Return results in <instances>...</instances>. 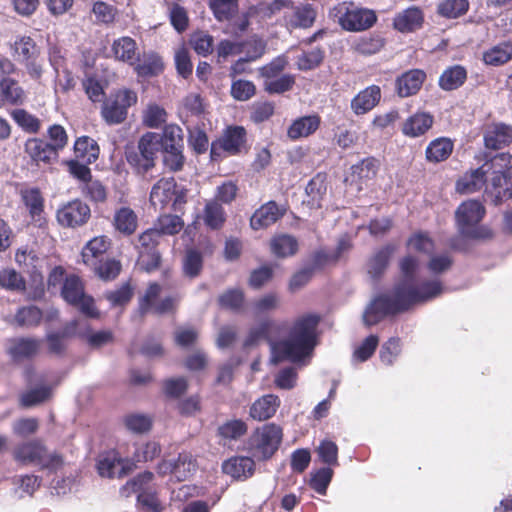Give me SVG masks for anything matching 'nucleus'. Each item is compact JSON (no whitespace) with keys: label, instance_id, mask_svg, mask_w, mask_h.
<instances>
[{"label":"nucleus","instance_id":"1","mask_svg":"<svg viewBox=\"0 0 512 512\" xmlns=\"http://www.w3.org/2000/svg\"><path fill=\"white\" fill-rule=\"evenodd\" d=\"M320 321L321 317L318 314H304L294 320L286 339L275 342L282 327L275 320L266 318L249 330L243 347L250 348L258 345L261 341H266L271 346L275 363L284 360L302 361L313 352L318 344L317 328Z\"/></svg>","mask_w":512,"mask_h":512},{"label":"nucleus","instance_id":"2","mask_svg":"<svg viewBox=\"0 0 512 512\" xmlns=\"http://www.w3.org/2000/svg\"><path fill=\"white\" fill-rule=\"evenodd\" d=\"M440 279H425L419 283H397L390 293L381 294L373 299L363 314L367 327L374 326L385 317L408 311L416 304L426 303L443 293Z\"/></svg>","mask_w":512,"mask_h":512},{"label":"nucleus","instance_id":"3","mask_svg":"<svg viewBox=\"0 0 512 512\" xmlns=\"http://www.w3.org/2000/svg\"><path fill=\"white\" fill-rule=\"evenodd\" d=\"M483 204L477 200H468L459 205L455 217L461 235L474 240H488L493 237L492 230L478 225L485 216Z\"/></svg>","mask_w":512,"mask_h":512},{"label":"nucleus","instance_id":"4","mask_svg":"<svg viewBox=\"0 0 512 512\" xmlns=\"http://www.w3.org/2000/svg\"><path fill=\"white\" fill-rule=\"evenodd\" d=\"M283 440V429L276 423H266L256 427L247 439L248 452L261 461L271 459Z\"/></svg>","mask_w":512,"mask_h":512},{"label":"nucleus","instance_id":"5","mask_svg":"<svg viewBox=\"0 0 512 512\" xmlns=\"http://www.w3.org/2000/svg\"><path fill=\"white\" fill-rule=\"evenodd\" d=\"M14 61L24 66L30 78L38 80L43 74L41 47L27 35H19L9 44Z\"/></svg>","mask_w":512,"mask_h":512},{"label":"nucleus","instance_id":"6","mask_svg":"<svg viewBox=\"0 0 512 512\" xmlns=\"http://www.w3.org/2000/svg\"><path fill=\"white\" fill-rule=\"evenodd\" d=\"M249 150L247 130L240 125H229L221 135L212 141L210 157L213 161L225 157L237 156Z\"/></svg>","mask_w":512,"mask_h":512},{"label":"nucleus","instance_id":"7","mask_svg":"<svg viewBox=\"0 0 512 512\" xmlns=\"http://www.w3.org/2000/svg\"><path fill=\"white\" fill-rule=\"evenodd\" d=\"M14 458L23 464H35L42 470L56 472L64 465L59 453H47V448L39 440H31L18 445L14 450Z\"/></svg>","mask_w":512,"mask_h":512},{"label":"nucleus","instance_id":"8","mask_svg":"<svg viewBox=\"0 0 512 512\" xmlns=\"http://www.w3.org/2000/svg\"><path fill=\"white\" fill-rule=\"evenodd\" d=\"M149 200L155 209L170 207L173 212H182L187 202V190L178 188L173 177L161 178L153 185Z\"/></svg>","mask_w":512,"mask_h":512},{"label":"nucleus","instance_id":"9","mask_svg":"<svg viewBox=\"0 0 512 512\" xmlns=\"http://www.w3.org/2000/svg\"><path fill=\"white\" fill-rule=\"evenodd\" d=\"M60 295L66 303L78 309L82 314L80 318L85 319V323L96 318L94 298L85 293L84 282L78 275L68 274L65 277Z\"/></svg>","mask_w":512,"mask_h":512},{"label":"nucleus","instance_id":"10","mask_svg":"<svg viewBox=\"0 0 512 512\" xmlns=\"http://www.w3.org/2000/svg\"><path fill=\"white\" fill-rule=\"evenodd\" d=\"M75 335L87 341L91 347H96V332L85 323V319L77 318L65 324L61 331L46 336L49 353L62 356L66 350V338Z\"/></svg>","mask_w":512,"mask_h":512},{"label":"nucleus","instance_id":"11","mask_svg":"<svg viewBox=\"0 0 512 512\" xmlns=\"http://www.w3.org/2000/svg\"><path fill=\"white\" fill-rule=\"evenodd\" d=\"M339 25L346 31L358 32L371 28L377 21L373 10L359 7L353 2H341L333 8Z\"/></svg>","mask_w":512,"mask_h":512},{"label":"nucleus","instance_id":"12","mask_svg":"<svg viewBox=\"0 0 512 512\" xmlns=\"http://www.w3.org/2000/svg\"><path fill=\"white\" fill-rule=\"evenodd\" d=\"M159 134L147 132L138 142V150L126 154L127 162L139 174H144L155 166L156 155L160 150Z\"/></svg>","mask_w":512,"mask_h":512},{"label":"nucleus","instance_id":"13","mask_svg":"<svg viewBox=\"0 0 512 512\" xmlns=\"http://www.w3.org/2000/svg\"><path fill=\"white\" fill-rule=\"evenodd\" d=\"M137 94L130 89H119L111 94L102 106L101 114L109 124L123 122L128 113V108L137 102Z\"/></svg>","mask_w":512,"mask_h":512},{"label":"nucleus","instance_id":"14","mask_svg":"<svg viewBox=\"0 0 512 512\" xmlns=\"http://www.w3.org/2000/svg\"><path fill=\"white\" fill-rule=\"evenodd\" d=\"M483 144L488 150H501L512 144V125L493 121L483 127Z\"/></svg>","mask_w":512,"mask_h":512},{"label":"nucleus","instance_id":"15","mask_svg":"<svg viewBox=\"0 0 512 512\" xmlns=\"http://www.w3.org/2000/svg\"><path fill=\"white\" fill-rule=\"evenodd\" d=\"M90 215L91 211L87 204L73 200L58 209L56 216L61 226L74 228L85 224Z\"/></svg>","mask_w":512,"mask_h":512},{"label":"nucleus","instance_id":"16","mask_svg":"<svg viewBox=\"0 0 512 512\" xmlns=\"http://www.w3.org/2000/svg\"><path fill=\"white\" fill-rule=\"evenodd\" d=\"M286 212L285 206L278 205L273 200L268 201L254 211L250 218V227L253 230L266 229L283 218Z\"/></svg>","mask_w":512,"mask_h":512},{"label":"nucleus","instance_id":"17","mask_svg":"<svg viewBox=\"0 0 512 512\" xmlns=\"http://www.w3.org/2000/svg\"><path fill=\"white\" fill-rule=\"evenodd\" d=\"M316 17L317 11L312 4L294 5L292 2L290 10L284 12L283 20L289 29H307L313 26Z\"/></svg>","mask_w":512,"mask_h":512},{"label":"nucleus","instance_id":"18","mask_svg":"<svg viewBox=\"0 0 512 512\" xmlns=\"http://www.w3.org/2000/svg\"><path fill=\"white\" fill-rule=\"evenodd\" d=\"M24 152L32 164L36 166H48L58 158V155L50 145L41 138H28L24 143Z\"/></svg>","mask_w":512,"mask_h":512},{"label":"nucleus","instance_id":"19","mask_svg":"<svg viewBox=\"0 0 512 512\" xmlns=\"http://www.w3.org/2000/svg\"><path fill=\"white\" fill-rule=\"evenodd\" d=\"M133 465L123 459L117 452H110L98 460V475L107 478H121L129 474Z\"/></svg>","mask_w":512,"mask_h":512},{"label":"nucleus","instance_id":"20","mask_svg":"<svg viewBox=\"0 0 512 512\" xmlns=\"http://www.w3.org/2000/svg\"><path fill=\"white\" fill-rule=\"evenodd\" d=\"M489 183L486 185L484 196L486 201H490L497 206L502 203L505 197L510 196L512 192V175L488 173Z\"/></svg>","mask_w":512,"mask_h":512},{"label":"nucleus","instance_id":"21","mask_svg":"<svg viewBox=\"0 0 512 512\" xmlns=\"http://www.w3.org/2000/svg\"><path fill=\"white\" fill-rule=\"evenodd\" d=\"M434 125V116L430 112L416 111L401 124V132L408 138H419L428 133Z\"/></svg>","mask_w":512,"mask_h":512},{"label":"nucleus","instance_id":"22","mask_svg":"<svg viewBox=\"0 0 512 512\" xmlns=\"http://www.w3.org/2000/svg\"><path fill=\"white\" fill-rule=\"evenodd\" d=\"M426 73L421 69H410L400 76L395 81V91L401 98L416 95L424 81L426 80Z\"/></svg>","mask_w":512,"mask_h":512},{"label":"nucleus","instance_id":"23","mask_svg":"<svg viewBox=\"0 0 512 512\" xmlns=\"http://www.w3.org/2000/svg\"><path fill=\"white\" fill-rule=\"evenodd\" d=\"M131 66L140 78L155 77L164 70L162 57L154 51L144 52L141 57L138 55L135 64Z\"/></svg>","mask_w":512,"mask_h":512},{"label":"nucleus","instance_id":"24","mask_svg":"<svg viewBox=\"0 0 512 512\" xmlns=\"http://www.w3.org/2000/svg\"><path fill=\"white\" fill-rule=\"evenodd\" d=\"M96 52L85 50L82 52L81 70L83 72L82 86L88 98L96 102Z\"/></svg>","mask_w":512,"mask_h":512},{"label":"nucleus","instance_id":"25","mask_svg":"<svg viewBox=\"0 0 512 512\" xmlns=\"http://www.w3.org/2000/svg\"><path fill=\"white\" fill-rule=\"evenodd\" d=\"M320 125L321 117L318 114L298 117L288 127L287 137L291 141L308 138L320 128Z\"/></svg>","mask_w":512,"mask_h":512},{"label":"nucleus","instance_id":"26","mask_svg":"<svg viewBox=\"0 0 512 512\" xmlns=\"http://www.w3.org/2000/svg\"><path fill=\"white\" fill-rule=\"evenodd\" d=\"M138 222L136 212L128 206H122L115 210L111 224L115 232L130 237L137 231Z\"/></svg>","mask_w":512,"mask_h":512},{"label":"nucleus","instance_id":"27","mask_svg":"<svg viewBox=\"0 0 512 512\" xmlns=\"http://www.w3.org/2000/svg\"><path fill=\"white\" fill-rule=\"evenodd\" d=\"M222 471L235 480H246L255 472L253 458L247 456H234L224 461Z\"/></svg>","mask_w":512,"mask_h":512},{"label":"nucleus","instance_id":"28","mask_svg":"<svg viewBox=\"0 0 512 512\" xmlns=\"http://www.w3.org/2000/svg\"><path fill=\"white\" fill-rule=\"evenodd\" d=\"M280 404L281 400L277 395H263L252 403L249 416L255 421H266L276 414Z\"/></svg>","mask_w":512,"mask_h":512},{"label":"nucleus","instance_id":"29","mask_svg":"<svg viewBox=\"0 0 512 512\" xmlns=\"http://www.w3.org/2000/svg\"><path fill=\"white\" fill-rule=\"evenodd\" d=\"M380 99V87L377 85L368 86L351 100V109L356 115L366 114L380 102Z\"/></svg>","mask_w":512,"mask_h":512},{"label":"nucleus","instance_id":"30","mask_svg":"<svg viewBox=\"0 0 512 512\" xmlns=\"http://www.w3.org/2000/svg\"><path fill=\"white\" fill-rule=\"evenodd\" d=\"M20 196L32 221L41 224L44 220V197L40 189L37 187L21 189Z\"/></svg>","mask_w":512,"mask_h":512},{"label":"nucleus","instance_id":"31","mask_svg":"<svg viewBox=\"0 0 512 512\" xmlns=\"http://www.w3.org/2000/svg\"><path fill=\"white\" fill-rule=\"evenodd\" d=\"M40 348V342L34 338L18 337L9 340L8 354L14 361L34 357Z\"/></svg>","mask_w":512,"mask_h":512},{"label":"nucleus","instance_id":"32","mask_svg":"<svg viewBox=\"0 0 512 512\" xmlns=\"http://www.w3.org/2000/svg\"><path fill=\"white\" fill-rule=\"evenodd\" d=\"M0 96L3 99V106H21L26 101V92L19 82L10 76L0 79Z\"/></svg>","mask_w":512,"mask_h":512},{"label":"nucleus","instance_id":"33","mask_svg":"<svg viewBox=\"0 0 512 512\" xmlns=\"http://www.w3.org/2000/svg\"><path fill=\"white\" fill-rule=\"evenodd\" d=\"M394 246L385 245L378 249L367 261V273L373 280H379L387 270Z\"/></svg>","mask_w":512,"mask_h":512},{"label":"nucleus","instance_id":"34","mask_svg":"<svg viewBox=\"0 0 512 512\" xmlns=\"http://www.w3.org/2000/svg\"><path fill=\"white\" fill-rule=\"evenodd\" d=\"M138 47L136 41L129 36H122L115 39L111 46L112 56L123 63L134 65L137 59Z\"/></svg>","mask_w":512,"mask_h":512},{"label":"nucleus","instance_id":"35","mask_svg":"<svg viewBox=\"0 0 512 512\" xmlns=\"http://www.w3.org/2000/svg\"><path fill=\"white\" fill-rule=\"evenodd\" d=\"M453 149L454 143L450 138L438 137L427 145L425 159L433 164L444 162L451 156Z\"/></svg>","mask_w":512,"mask_h":512},{"label":"nucleus","instance_id":"36","mask_svg":"<svg viewBox=\"0 0 512 512\" xmlns=\"http://www.w3.org/2000/svg\"><path fill=\"white\" fill-rule=\"evenodd\" d=\"M271 253L277 258L294 256L299 250V243L295 236L290 234H276L270 240Z\"/></svg>","mask_w":512,"mask_h":512},{"label":"nucleus","instance_id":"37","mask_svg":"<svg viewBox=\"0 0 512 512\" xmlns=\"http://www.w3.org/2000/svg\"><path fill=\"white\" fill-rule=\"evenodd\" d=\"M512 60V38L499 42L483 53L486 65L499 67Z\"/></svg>","mask_w":512,"mask_h":512},{"label":"nucleus","instance_id":"38","mask_svg":"<svg viewBox=\"0 0 512 512\" xmlns=\"http://www.w3.org/2000/svg\"><path fill=\"white\" fill-rule=\"evenodd\" d=\"M487 182V174L482 166L466 172L456 181V190L462 194L479 191Z\"/></svg>","mask_w":512,"mask_h":512},{"label":"nucleus","instance_id":"39","mask_svg":"<svg viewBox=\"0 0 512 512\" xmlns=\"http://www.w3.org/2000/svg\"><path fill=\"white\" fill-rule=\"evenodd\" d=\"M467 69L459 64L447 67L438 80L439 87L444 91L457 90L466 82Z\"/></svg>","mask_w":512,"mask_h":512},{"label":"nucleus","instance_id":"40","mask_svg":"<svg viewBox=\"0 0 512 512\" xmlns=\"http://www.w3.org/2000/svg\"><path fill=\"white\" fill-rule=\"evenodd\" d=\"M424 22L423 12L418 7H410L394 18V28L400 32H413Z\"/></svg>","mask_w":512,"mask_h":512},{"label":"nucleus","instance_id":"41","mask_svg":"<svg viewBox=\"0 0 512 512\" xmlns=\"http://www.w3.org/2000/svg\"><path fill=\"white\" fill-rule=\"evenodd\" d=\"M134 293L135 284L132 278H129L118 288L106 291L103 297L108 301L111 307H125L131 302Z\"/></svg>","mask_w":512,"mask_h":512},{"label":"nucleus","instance_id":"42","mask_svg":"<svg viewBox=\"0 0 512 512\" xmlns=\"http://www.w3.org/2000/svg\"><path fill=\"white\" fill-rule=\"evenodd\" d=\"M154 474L150 471H144L137 474L121 488V493L125 497H129L132 494L140 495L146 493L155 487L153 484Z\"/></svg>","mask_w":512,"mask_h":512},{"label":"nucleus","instance_id":"43","mask_svg":"<svg viewBox=\"0 0 512 512\" xmlns=\"http://www.w3.org/2000/svg\"><path fill=\"white\" fill-rule=\"evenodd\" d=\"M485 162L482 165L486 174L488 173H499L512 175V154L509 152H500L490 156L484 154Z\"/></svg>","mask_w":512,"mask_h":512},{"label":"nucleus","instance_id":"44","mask_svg":"<svg viewBox=\"0 0 512 512\" xmlns=\"http://www.w3.org/2000/svg\"><path fill=\"white\" fill-rule=\"evenodd\" d=\"M12 120L25 133L37 134L41 130V120L26 109L16 108L10 112Z\"/></svg>","mask_w":512,"mask_h":512},{"label":"nucleus","instance_id":"45","mask_svg":"<svg viewBox=\"0 0 512 512\" xmlns=\"http://www.w3.org/2000/svg\"><path fill=\"white\" fill-rule=\"evenodd\" d=\"M203 220L210 229H221L226 222V213L222 204L217 200L208 201L203 210Z\"/></svg>","mask_w":512,"mask_h":512},{"label":"nucleus","instance_id":"46","mask_svg":"<svg viewBox=\"0 0 512 512\" xmlns=\"http://www.w3.org/2000/svg\"><path fill=\"white\" fill-rule=\"evenodd\" d=\"M204 265V258L201 251L190 248L187 249L182 261V272L184 276L194 279L197 278L202 270Z\"/></svg>","mask_w":512,"mask_h":512},{"label":"nucleus","instance_id":"47","mask_svg":"<svg viewBox=\"0 0 512 512\" xmlns=\"http://www.w3.org/2000/svg\"><path fill=\"white\" fill-rule=\"evenodd\" d=\"M470 7L469 0H441L437 4V14L445 19H457L465 15Z\"/></svg>","mask_w":512,"mask_h":512},{"label":"nucleus","instance_id":"48","mask_svg":"<svg viewBox=\"0 0 512 512\" xmlns=\"http://www.w3.org/2000/svg\"><path fill=\"white\" fill-rule=\"evenodd\" d=\"M306 193L310 198L308 203L313 208H320L321 201L326 194L327 184L326 175L317 173L307 184Z\"/></svg>","mask_w":512,"mask_h":512},{"label":"nucleus","instance_id":"49","mask_svg":"<svg viewBox=\"0 0 512 512\" xmlns=\"http://www.w3.org/2000/svg\"><path fill=\"white\" fill-rule=\"evenodd\" d=\"M28 301H41L45 298L46 289L42 272L29 274L28 283L25 281V288L21 290Z\"/></svg>","mask_w":512,"mask_h":512},{"label":"nucleus","instance_id":"50","mask_svg":"<svg viewBox=\"0 0 512 512\" xmlns=\"http://www.w3.org/2000/svg\"><path fill=\"white\" fill-rule=\"evenodd\" d=\"M218 304L224 309L241 312L245 304V294L240 288L227 289L219 295Z\"/></svg>","mask_w":512,"mask_h":512},{"label":"nucleus","instance_id":"51","mask_svg":"<svg viewBox=\"0 0 512 512\" xmlns=\"http://www.w3.org/2000/svg\"><path fill=\"white\" fill-rule=\"evenodd\" d=\"M177 481H185L197 470V461L190 452L183 451L174 460Z\"/></svg>","mask_w":512,"mask_h":512},{"label":"nucleus","instance_id":"52","mask_svg":"<svg viewBox=\"0 0 512 512\" xmlns=\"http://www.w3.org/2000/svg\"><path fill=\"white\" fill-rule=\"evenodd\" d=\"M379 167L380 161L373 156H369L362 159L359 163L352 165L351 173L353 177L360 181L369 180L377 175Z\"/></svg>","mask_w":512,"mask_h":512},{"label":"nucleus","instance_id":"53","mask_svg":"<svg viewBox=\"0 0 512 512\" xmlns=\"http://www.w3.org/2000/svg\"><path fill=\"white\" fill-rule=\"evenodd\" d=\"M15 261L18 266L28 275L33 272L41 271V259L34 250L19 248L15 253Z\"/></svg>","mask_w":512,"mask_h":512},{"label":"nucleus","instance_id":"54","mask_svg":"<svg viewBox=\"0 0 512 512\" xmlns=\"http://www.w3.org/2000/svg\"><path fill=\"white\" fill-rule=\"evenodd\" d=\"M248 426L242 419L228 420L217 429V435L225 440H238L247 433Z\"/></svg>","mask_w":512,"mask_h":512},{"label":"nucleus","instance_id":"55","mask_svg":"<svg viewBox=\"0 0 512 512\" xmlns=\"http://www.w3.org/2000/svg\"><path fill=\"white\" fill-rule=\"evenodd\" d=\"M183 226L184 222L180 216L164 213L157 218L154 228L162 236L175 235L182 230Z\"/></svg>","mask_w":512,"mask_h":512},{"label":"nucleus","instance_id":"56","mask_svg":"<svg viewBox=\"0 0 512 512\" xmlns=\"http://www.w3.org/2000/svg\"><path fill=\"white\" fill-rule=\"evenodd\" d=\"M92 163L90 157L82 161L79 159H70L63 161V165L67 168L69 174L80 182L87 184L92 179L91 169L88 165Z\"/></svg>","mask_w":512,"mask_h":512},{"label":"nucleus","instance_id":"57","mask_svg":"<svg viewBox=\"0 0 512 512\" xmlns=\"http://www.w3.org/2000/svg\"><path fill=\"white\" fill-rule=\"evenodd\" d=\"M0 287L20 293L25 288V278L13 268H3L0 270Z\"/></svg>","mask_w":512,"mask_h":512},{"label":"nucleus","instance_id":"58","mask_svg":"<svg viewBox=\"0 0 512 512\" xmlns=\"http://www.w3.org/2000/svg\"><path fill=\"white\" fill-rule=\"evenodd\" d=\"M42 318V310L34 305L21 307L15 314V321L21 327H36Z\"/></svg>","mask_w":512,"mask_h":512},{"label":"nucleus","instance_id":"59","mask_svg":"<svg viewBox=\"0 0 512 512\" xmlns=\"http://www.w3.org/2000/svg\"><path fill=\"white\" fill-rule=\"evenodd\" d=\"M209 7L218 21H227L237 13L238 0H209Z\"/></svg>","mask_w":512,"mask_h":512},{"label":"nucleus","instance_id":"60","mask_svg":"<svg viewBox=\"0 0 512 512\" xmlns=\"http://www.w3.org/2000/svg\"><path fill=\"white\" fill-rule=\"evenodd\" d=\"M123 423L129 431L142 434L151 430L153 420L145 414L130 413L124 416Z\"/></svg>","mask_w":512,"mask_h":512},{"label":"nucleus","instance_id":"61","mask_svg":"<svg viewBox=\"0 0 512 512\" xmlns=\"http://www.w3.org/2000/svg\"><path fill=\"white\" fill-rule=\"evenodd\" d=\"M333 475V469L328 466L316 470L314 473H311L310 488L320 495H325Z\"/></svg>","mask_w":512,"mask_h":512},{"label":"nucleus","instance_id":"62","mask_svg":"<svg viewBox=\"0 0 512 512\" xmlns=\"http://www.w3.org/2000/svg\"><path fill=\"white\" fill-rule=\"evenodd\" d=\"M384 47V40L380 36L369 35L360 37L353 44V49L361 55H373Z\"/></svg>","mask_w":512,"mask_h":512},{"label":"nucleus","instance_id":"63","mask_svg":"<svg viewBox=\"0 0 512 512\" xmlns=\"http://www.w3.org/2000/svg\"><path fill=\"white\" fill-rule=\"evenodd\" d=\"M162 291V287L158 282H149L147 288L143 294L139 298V312L141 315H145L149 312H152L154 306L157 304L155 300L160 296Z\"/></svg>","mask_w":512,"mask_h":512},{"label":"nucleus","instance_id":"64","mask_svg":"<svg viewBox=\"0 0 512 512\" xmlns=\"http://www.w3.org/2000/svg\"><path fill=\"white\" fill-rule=\"evenodd\" d=\"M122 271V263L115 258L98 259V278L110 282L115 280Z\"/></svg>","mask_w":512,"mask_h":512}]
</instances>
